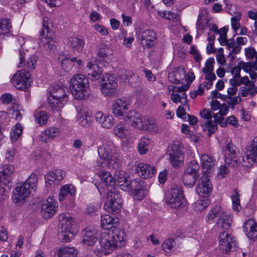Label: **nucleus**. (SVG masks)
<instances>
[{
	"instance_id": "nucleus-40",
	"label": "nucleus",
	"mask_w": 257,
	"mask_h": 257,
	"mask_svg": "<svg viewBox=\"0 0 257 257\" xmlns=\"http://www.w3.org/2000/svg\"><path fill=\"white\" fill-rule=\"evenodd\" d=\"M198 178V176H197V175H191L184 173L182 180L184 185L190 188L193 186Z\"/></svg>"
},
{
	"instance_id": "nucleus-60",
	"label": "nucleus",
	"mask_w": 257,
	"mask_h": 257,
	"mask_svg": "<svg viewBox=\"0 0 257 257\" xmlns=\"http://www.w3.org/2000/svg\"><path fill=\"white\" fill-rule=\"evenodd\" d=\"M116 184L118 186L120 187L121 189L123 190H128L131 188V182L127 180L126 178H125V180H122V182H119V181L117 182Z\"/></svg>"
},
{
	"instance_id": "nucleus-31",
	"label": "nucleus",
	"mask_w": 257,
	"mask_h": 257,
	"mask_svg": "<svg viewBox=\"0 0 257 257\" xmlns=\"http://www.w3.org/2000/svg\"><path fill=\"white\" fill-rule=\"evenodd\" d=\"M67 45L72 48L73 51L80 52L83 48L84 42L81 38L70 37L68 39Z\"/></svg>"
},
{
	"instance_id": "nucleus-6",
	"label": "nucleus",
	"mask_w": 257,
	"mask_h": 257,
	"mask_svg": "<svg viewBox=\"0 0 257 257\" xmlns=\"http://www.w3.org/2000/svg\"><path fill=\"white\" fill-rule=\"evenodd\" d=\"M70 90L75 98L82 99L89 87L88 80L82 74H76L70 80Z\"/></svg>"
},
{
	"instance_id": "nucleus-45",
	"label": "nucleus",
	"mask_w": 257,
	"mask_h": 257,
	"mask_svg": "<svg viewBox=\"0 0 257 257\" xmlns=\"http://www.w3.org/2000/svg\"><path fill=\"white\" fill-rule=\"evenodd\" d=\"M107 201L114 202H118L117 201L119 199L120 203H122V199L120 194L119 192L116 191H111L107 192Z\"/></svg>"
},
{
	"instance_id": "nucleus-28",
	"label": "nucleus",
	"mask_w": 257,
	"mask_h": 257,
	"mask_svg": "<svg viewBox=\"0 0 257 257\" xmlns=\"http://www.w3.org/2000/svg\"><path fill=\"white\" fill-rule=\"evenodd\" d=\"M186 76V71L184 68H178L168 75V80L174 84H179L182 82Z\"/></svg>"
},
{
	"instance_id": "nucleus-14",
	"label": "nucleus",
	"mask_w": 257,
	"mask_h": 257,
	"mask_svg": "<svg viewBox=\"0 0 257 257\" xmlns=\"http://www.w3.org/2000/svg\"><path fill=\"white\" fill-rule=\"evenodd\" d=\"M236 153V148L232 143H229L226 145L225 163L232 168L237 166L238 163H243L240 159H237Z\"/></svg>"
},
{
	"instance_id": "nucleus-11",
	"label": "nucleus",
	"mask_w": 257,
	"mask_h": 257,
	"mask_svg": "<svg viewBox=\"0 0 257 257\" xmlns=\"http://www.w3.org/2000/svg\"><path fill=\"white\" fill-rule=\"evenodd\" d=\"M40 41L44 44V47L49 50H53L55 46L53 39L55 35L52 31H50L48 26V19H44L43 29L40 32Z\"/></svg>"
},
{
	"instance_id": "nucleus-33",
	"label": "nucleus",
	"mask_w": 257,
	"mask_h": 257,
	"mask_svg": "<svg viewBox=\"0 0 257 257\" xmlns=\"http://www.w3.org/2000/svg\"><path fill=\"white\" fill-rule=\"evenodd\" d=\"M115 222V219L108 214H104L101 216V226L104 229L109 230L113 229L114 225L117 222Z\"/></svg>"
},
{
	"instance_id": "nucleus-7",
	"label": "nucleus",
	"mask_w": 257,
	"mask_h": 257,
	"mask_svg": "<svg viewBox=\"0 0 257 257\" xmlns=\"http://www.w3.org/2000/svg\"><path fill=\"white\" fill-rule=\"evenodd\" d=\"M66 90V87L59 85L52 87L50 96L48 98L51 107L58 109L63 106L68 100Z\"/></svg>"
},
{
	"instance_id": "nucleus-54",
	"label": "nucleus",
	"mask_w": 257,
	"mask_h": 257,
	"mask_svg": "<svg viewBox=\"0 0 257 257\" xmlns=\"http://www.w3.org/2000/svg\"><path fill=\"white\" fill-rule=\"evenodd\" d=\"M114 133L115 135L120 138H125L126 137L128 131L123 126L116 127L114 129Z\"/></svg>"
},
{
	"instance_id": "nucleus-46",
	"label": "nucleus",
	"mask_w": 257,
	"mask_h": 257,
	"mask_svg": "<svg viewBox=\"0 0 257 257\" xmlns=\"http://www.w3.org/2000/svg\"><path fill=\"white\" fill-rule=\"evenodd\" d=\"M209 204V200L206 198V197H204L203 199H200L196 202L195 205V210L197 211L201 212L203 211Z\"/></svg>"
},
{
	"instance_id": "nucleus-21",
	"label": "nucleus",
	"mask_w": 257,
	"mask_h": 257,
	"mask_svg": "<svg viewBox=\"0 0 257 257\" xmlns=\"http://www.w3.org/2000/svg\"><path fill=\"white\" fill-rule=\"evenodd\" d=\"M85 233L82 239V242L88 246L94 244L97 240L98 231L94 228H87L84 230Z\"/></svg>"
},
{
	"instance_id": "nucleus-4",
	"label": "nucleus",
	"mask_w": 257,
	"mask_h": 257,
	"mask_svg": "<svg viewBox=\"0 0 257 257\" xmlns=\"http://www.w3.org/2000/svg\"><path fill=\"white\" fill-rule=\"evenodd\" d=\"M99 159L97 161V165L100 167H107L109 169H116L119 161L117 158L116 151L114 144L109 142L103 144L98 149Z\"/></svg>"
},
{
	"instance_id": "nucleus-51",
	"label": "nucleus",
	"mask_w": 257,
	"mask_h": 257,
	"mask_svg": "<svg viewBox=\"0 0 257 257\" xmlns=\"http://www.w3.org/2000/svg\"><path fill=\"white\" fill-rule=\"evenodd\" d=\"M229 167H231L229 166L225 163V165L221 166L219 168V172H218V177L220 178L226 177L230 172Z\"/></svg>"
},
{
	"instance_id": "nucleus-10",
	"label": "nucleus",
	"mask_w": 257,
	"mask_h": 257,
	"mask_svg": "<svg viewBox=\"0 0 257 257\" xmlns=\"http://www.w3.org/2000/svg\"><path fill=\"white\" fill-rule=\"evenodd\" d=\"M170 162L174 168H178L184 164L185 155L180 150L178 144H173L168 151Z\"/></svg>"
},
{
	"instance_id": "nucleus-35",
	"label": "nucleus",
	"mask_w": 257,
	"mask_h": 257,
	"mask_svg": "<svg viewBox=\"0 0 257 257\" xmlns=\"http://www.w3.org/2000/svg\"><path fill=\"white\" fill-rule=\"evenodd\" d=\"M118 202L106 201L104 205V209L108 212L117 213L119 211L121 207L122 203H120V200L117 199Z\"/></svg>"
},
{
	"instance_id": "nucleus-15",
	"label": "nucleus",
	"mask_w": 257,
	"mask_h": 257,
	"mask_svg": "<svg viewBox=\"0 0 257 257\" xmlns=\"http://www.w3.org/2000/svg\"><path fill=\"white\" fill-rule=\"evenodd\" d=\"M130 104V101L126 98L117 99L112 104V113L116 117L121 118L127 113Z\"/></svg>"
},
{
	"instance_id": "nucleus-63",
	"label": "nucleus",
	"mask_w": 257,
	"mask_h": 257,
	"mask_svg": "<svg viewBox=\"0 0 257 257\" xmlns=\"http://www.w3.org/2000/svg\"><path fill=\"white\" fill-rule=\"evenodd\" d=\"M93 28L103 36H106L108 34L107 30L103 26L98 24H95L93 26Z\"/></svg>"
},
{
	"instance_id": "nucleus-3",
	"label": "nucleus",
	"mask_w": 257,
	"mask_h": 257,
	"mask_svg": "<svg viewBox=\"0 0 257 257\" xmlns=\"http://www.w3.org/2000/svg\"><path fill=\"white\" fill-rule=\"evenodd\" d=\"M126 237L123 230L118 228L106 230L102 232L100 237L99 242L102 248L107 253L117 247L120 248Z\"/></svg>"
},
{
	"instance_id": "nucleus-1",
	"label": "nucleus",
	"mask_w": 257,
	"mask_h": 257,
	"mask_svg": "<svg viewBox=\"0 0 257 257\" xmlns=\"http://www.w3.org/2000/svg\"><path fill=\"white\" fill-rule=\"evenodd\" d=\"M216 218L215 227L220 231L219 235V245L222 252L227 253L234 251L237 243L231 234L226 232L230 227L231 220L230 216L220 207L216 205L210 210L207 216V220L211 222Z\"/></svg>"
},
{
	"instance_id": "nucleus-13",
	"label": "nucleus",
	"mask_w": 257,
	"mask_h": 257,
	"mask_svg": "<svg viewBox=\"0 0 257 257\" xmlns=\"http://www.w3.org/2000/svg\"><path fill=\"white\" fill-rule=\"evenodd\" d=\"M23 182L19 184L13 191V199L14 202L20 205L23 204L26 198L29 196L31 193V189L29 186H26Z\"/></svg>"
},
{
	"instance_id": "nucleus-19",
	"label": "nucleus",
	"mask_w": 257,
	"mask_h": 257,
	"mask_svg": "<svg viewBox=\"0 0 257 257\" xmlns=\"http://www.w3.org/2000/svg\"><path fill=\"white\" fill-rule=\"evenodd\" d=\"M136 171L139 176L144 179L152 177L156 172L153 166L139 163L136 166Z\"/></svg>"
},
{
	"instance_id": "nucleus-22",
	"label": "nucleus",
	"mask_w": 257,
	"mask_h": 257,
	"mask_svg": "<svg viewBox=\"0 0 257 257\" xmlns=\"http://www.w3.org/2000/svg\"><path fill=\"white\" fill-rule=\"evenodd\" d=\"M50 201L46 200L41 205V214L45 219L51 217L56 212V205L52 199L50 198Z\"/></svg>"
},
{
	"instance_id": "nucleus-27",
	"label": "nucleus",
	"mask_w": 257,
	"mask_h": 257,
	"mask_svg": "<svg viewBox=\"0 0 257 257\" xmlns=\"http://www.w3.org/2000/svg\"><path fill=\"white\" fill-rule=\"evenodd\" d=\"M243 229L248 238L257 237V223L253 219H248L244 223Z\"/></svg>"
},
{
	"instance_id": "nucleus-9",
	"label": "nucleus",
	"mask_w": 257,
	"mask_h": 257,
	"mask_svg": "<svg viewBox=\"0 0 257 257\" xmlns=\"http://www.w3.org/2000/svg\"><path fill=\"white\" fill-rule=\"evenodd\" d=\"M117 86V79L113 75L107 73L103 75L100 81V90L105 96L114 94Z\"/></svg>"
},
{
	"instance_id": "nucleus-56",
	"label": "nucleus",
	"mask_w": 257,
	"mask_h": 257,
	"mask_svg": "<svg viewBox=\"0 0 257 257\" xmlns=\"http://www.w3.org/2000/svg\"><path fill=\"white\" fill-rule=\"evenodd\" d=\"M99 208V206L96 203L89 204L86 209V213L89 215H95V212Z\"/></svg>"
},
{
	"instance_id": "nucleus-55",
	"label": "nucleus",
	"mask_w": 257,
	"mask_h": 257,
	"mask_svg": "<svg viewBox=\"0 0 257 257\" xmlns=\"http://www.w3.org/2000/svg\"><path fill=\"white\" fill-rule=\"evenodd\" d=\"M114 177L116 180V183L118 181L122 182V180H125L126 174L123 170H117L115 171Z\"/></svg>"
},
{
	"instance_id": "nucleus-36",
	"label": "nucleus",
	"mask_w": 257,
	"mask_h": 257,
	"mask_svg": "<svg viewBox=\"0 0 257 257\" xmlns=\"http://www.w3.org/2000/svg\"><path fill=\"white\" fill-rule=\"evenodd\" d=\"M254 87L253 83H250L248 85H243L239 88L238 91V95L239 97H246L248 94L251 96H253L254 92L252 90Z\"/></svg>"
},
{
	"instance_id": "nucleus-26",
	"label": "nucleus",
	"mask_w": 257,
	"mask_h": 257,
	"mask_svg": "<svg viewBox=\"0 0 257 257\" xmlns=\"http://www.w3.org/2000/svg\"><path fill=\"white\" fill-rule=\"evenodd\" d=\"M86 67V73L89 79L92 80H95L100 78L102 74V69L96 64L89 62Z\"/></svg>"
},
{
	"instance_id": "nucleus-57",
	"label": "nucleus",
	"mask_w": 257,
	"mask_h": 257,
	"mask_svg": "<svg viewBox=\"0 0 257 257\" xmlns=\"http://www.w3.org/2000/svg\"><path fill=\"white\" fill-rule=\"evenodd\" d=\"M175 244L174 240L172 238L166 239L162 244V248L164 250H171Z\"/></svg>"
},
{
	"instance_id": "nucleus-32",
	"label": "nucleus",
	"mask_w": 257,
	"mask_h": 257,
	"mask_svg": "<svg viewBox=\"0 0 257 257\" xmlns=\"http://www.w3.org/2000/svg\"><path fill=\"white\" fill-rule=\"evenodd\" d=\"M75 190L71 185H64L61 187L59 194V200L62 201L65 198H70L74 196Z\"/></svg>"
},
{
	"instance_id": "nucleus-47",
	"label": "nucleus",
	"mask_w": 257,
	"mask_h": 257,
	"mask_svg": "<svg viewBox=\"0 0 257 257\" xmlns=\"http://www.w3.org/2000/svg\"><path fill=\"white\" fill-rule=\"evenodd\" d=\"M231 198L232 202L233 209L235 211L239 210V207L240 206V199L239 194L237 189H233V194L231 196Z\"/></svg>"
},
{
	"instance_id": "nucleus-59",
	"label": "nucleus",
	"mask_w": 257,
	"mask_h": 257,
	"mask_svg": "<svg viewBox=\"0 0 257 257\" xmlns=\"http://www.w3.org/2000/svg\"><path fill=\"white\" fill-rule=\"evenodd\" d=\"M1 100L3 103L9 104L11 102L16 103V99L13 98L12 95L10 93H5L3 94L1 97Z\"/></svg>"
},
{
	"instance_id": "nucleus-52",
	"label": "nucleus",
	"mask_w": 257,
	"mask_h": 257,
	"mask_svg": "<svg viewBox=\"0 0 257 257\" xmlns=\"http://www.w3.org/2000/svg\"><path fill=\"white\" fill-rule=\"evenodd\" d=\"M77 60L76 57H73L71 59L70 58H66L62 60L61 62V66L63 69L65 70L66 71H69L70 68L67 67H65V64H69L70 65V67H72L74 65L73 63L76 62Z\"/></svg>"
},
{
	"instance_id": "nucleus-30",
	"label": "nucleus",
	"mask_w": 257,
	"mask_h": 257,
	"mask_svg": "<svg viewBox=\"0 0 257 257\" xmlns=\"http://www.w3.org/2000/svg\"><path fill=\"white\" fill-rule=\"evenodd\" d=\"M98 174L101 178V180L103 182L104 185L107 187H110L112 188H114V187L116 186V180L114 177L108 171L100 170L99 171Z\"/></svg>"
},
{
	"instance_id": "nucleus-20",
	"label": "nucleus",
	"mask_w": 257,
	"mask_h": 257,
	"mask_svg": "<svg viewBox=\"0 0 257 257\" xmlns=\"http://www.w3.org/2000/svg\"><path fill=\"white\" fill-rule=\"evenodd\" d=\"M140 39L142 45L146 48L153 46L156 41V33L152 30H146L141 33Z\"/></svg>"
},
{
	"instance_id": "nucleus-24",
	"label": "nucleus",
	"mask_w": 257,
	"mask_h": 257,
	"mask_svg": "<svg viewBox=\"0 0 257 257\" xmlns=\"http://www.w3.org/2000/svg\"><path fill=\"white\" fill-rule=\"evenodd\" d=\"M61 131L58 127H48L42 132L40 135V140L45 143H47L52 140H54V138L58 137Z\"/></svg>"
},
{
	"instance_id": "nucleus-23",
	"label": "nucleus",
	"mask_w": 257,
	"mask_h": 257,
	"mask_svg": "<svg viewBox=\"0 0 257 257\" xmlns=\"http://www.w3.org/2000/svg\"><path fill=\"white\" fill-rule=\"evenodd\" d=\"M65 176V172L61 169H56L49 172L45 176L46 183L51 185L62 180Z\"/></svg>"
},
{
	"instance_id": "nucleus-37",
	"label": "nucleus",
	"mask_w": 257,
	"mask_h": 257,
	"mask_svg": "<svg viewBox=\"0 0 257 257\" xmlns=\"http://www.w3.org/2000/svg\"><path fill=\"white\" fill-rule=\"evenodd\" d=\"M77 251L73 247H65L58 251V257H76Z\"/></svg>"
},
{
	"instance_id": "nucleus-17",
	"label": "nucleus",
	"mask_w": 257,
	"mask_h": 257,
	"mask_svg": "<svg viewBox=\"0 0 257 257\" xmlns=\"http://www.w3.org/2000/svg\"><path fill=\"white\" fill-rule=\"evenodd\" d=\"M76 225L73 218L69 214H62L59 216L58 230L63 231L76 232Z\"/></svg>"
},
{
	"instance_id": "nucleus-39",
	"label": "nucleus",
	"mask_w": 257,
	"mask_h": 257,
	"mask_svg": "<svg viewBox=\"0 0 257 257\" xmlns=\"http://www.w3.org/2000/svg\"><path fill=\"white\" fill-rule=\"evenodd\" d=\"M78 117L80 120L79 124L84 127L89 125L91 122V118L89 116V113L80 110L78 112Z\"/></svg>"
},
{
	"instance_id": "nucleus-38",
	"label": "nucleus",
	"mask_w": 257,
	"mask_h": 257,
	"mask_svg": "<svg viewBox=\"0 0 257 257\" xmlns=\"http://www.w3.org/2000/svg\"><path fill=\"white\" fill-rule=\"evenodd\" d=\"M199 168L200 166L197 162L192 161L187 164L184 173L191 175H197V176H199L198 171Z\"/></svg>"
},
{
	"instance_id": "nucleus-12",
	"label": "nucleus",
	"mask_w": 257,
	"mask_h": 257,
	"mask_svg": "<svg viewBox=\"0 0 257 257\" xmlns=\"http://www.w3.org/2000/svg\"><path fill=\"white\" fill-rule=\"evenodd\" d=\"M243 166L252 165L257 163V137L251 141L250 145L247 147L245 155L241 158Z\"/></svg>"
},
{
	"instance_id": "nucleus-16",
	"label": "nucleus",
	"mask_w": 257,
	"mask_h": 257,
	"mask_svg": "<svg viewBox=\"0 0 257 257\" xmlns=\"http://www.w3.org/2000/svg\"><path fill=\"white\" fill-rule=\"evenodd\" d=\"M212 184L208 178V175L203 174L198 181V184L196 188L197 193L201 197H207L211 192Z\"/></svg>"
},
{
	"instance_id": "nucleus-44",
	"label": "nucleus",
	"mask_w": 257,
	"mask_h": 257,
	"mask_svg": "<svg viewBox=\"0 0 257 257\" xmlns=\"http://www.w3.org/2000/svg\"><path fill=\"white\" fill-rule=\"evenodd\" d=\"M23 128L20 123H17L14 129L11 133V139L12 142H15L21 136Z\"/></svg>"
},
{
	"instance_id": "nucleus-29",
	"label": "nucleus",
	"mask_w": 257,
	"mask_h": 257,
	"mask_svg": "<svg viewBox=\"0 0 257 257\" xmlns=\"http://www.w3.org/2000/svg\"><path fill=\"white\" fill-rule=\"evenodd\" d=\"M95 119L102 127L106 128H110L114 124L113 118L111 115L103 114L98 112L95 114Z\"/></svg>"
},
{
	"instance_id": "nucleus-58",
	"label": "nucleus",
	"mask_w": 257,
	"mask_h": 257,
	"mask_svg": "<svg viewBox=\"0 0 257 257\" xmlns=\"http://www.w3.org/2000/svg\"><path fill=\"white\" fill-rule=\"evenodd\" d=\"M225 97L228 99H229V101H227L229 105L232 106V108H233L235 105L241 102V98L239 95L236 96L234 97H231V96H225Z\"/></svg>"
},
{
	"instance_id": "nucleus-49",
	"label": "nucleus",
	"mask_w": 257,
	"mask_h": 257,
	"mask_svg": "<svg viewBox=\"0 0 257 257\" xmlns=\"http://www.w3.org/2000/svg\"><path fill=\"white\" fill-rule=\"evenodd\" d=\"M48 118L47 113L44 111H41L35 114L36 122L40 125L45 124Z\"/></svg>"
},
{
	"instance_id": "nucleus-64",
	"label": "nucleus",
	"mask_w": 257,
	"mask_h": 257,
	"mask_svg": "<svg viewBox=\"0 0 257 257\" xmlns=\"http://www.w3.org/2000/svg\"><path fill=\"white\" fill-rule=\"evenodd\" d=\"M219 109V111L217 113L218 116L223 117L227 114L228 111V107L226 104L223 103L220 105V107Z\"/></svg>"
},
{
	"instance_id": "nucleus-25",
	"label": "nucleus",
	"mask_w": 257,
	"mask_h": 257,
	"mask_svg": "<svg viewBox=\"0 0 257 257\" xmlns=\"http://www.w3.org/2000/svg\"><path fill=\"white\" fill-rule=\"evenodd\" d=\"M201 162V167L203 170V174L210 173L212 168L215 165V160H214L213 157L206 154H203L200 157Z\"/></svg>"
},
{
	"instance_id": "nucleus-62",
	"label": "nucleus",
	"mask_w": 257,
	"mask_h": 257,
	"mask_svg": "<svg viewBox=\"0 0 257 257\" xmlns=\"http://www.w3.org/2000/svg\"><path fill=\"white\" fill-rule=\"evenodd\" d=\"M245 56L248 58H254L257 55V53L252 47H249L245 49Z\"/></svg>"
},
{
	"instance_id": "nucleus-34",
	"label": "nucleus",
	"mask_w": 257,
	"mask_h": 257,
	"mask_svg": "<svg viewBox=\"0 0 257 257\" xmlns=\"http://www.w3.org/2000/svg\"><path fill=\"white\" fill-rule=\"evenodd\" d=\"M111 53L112 50L110 47L104 43H101L98 49L97 56L100 60H104Z\"/></svg>"
},
{
	"instance_id": "nucleus-2",
	"label": "nucleus",
	"mask_w": 257,
	"mask_h": 257,
	"mask_svg": "<svg viewBox=\"0 0 257 257\" xmlns=\"http://www.w3.org/2000/svg\"><path fill=\"white\" fill-rule=\"evenodd\" d=\"M26 53L23 50L19 51V60L18 67H24L25 69L18 71L12 79L14 85L17 89L25 90L30 86L32 82L30 74L35 69L37 57L35 55L31 56L26 61Z\"/></svg>"
},
{
	"instance_id": "nucleus-42",
	"label": "nucleus",
	"mask_w": 257,
	"mask_h": 257,
	"mask_svg": "<svg viewBox=\"0 0 257 257\" xmlns=\"http://www.w3.org/2000/svg\"><path fill=\"white\" fill-rule=\"evenodd\" d=\"M76 232L73 231H63L61 232L58 230V236L62 242H69L74 237V234Z\"/></svg>"
},
{
	"instance_id": "nucleus-41",
	"label": "nucleus",
	"mask_w": 257,
	"mask_h": 257,
	"mask_svg": "<svg viewBox=\"0 0 257 257\" xmlns=\"http://www.w3.org/2000/svg\"><path fill=\"white\" fill-rule=\"evenodd\" d=\"M11 28L10 20L8 19H3L0 22V35L7 34Z\"/></svg>"
},
{
	"instance_id": "nucleus-18",
	"label": "nucleus",
	"mask_w": 257,
	"mask_h": 257,
	"mask_svg": "<svg viewBox=\"0 0 257 257\" xmlns=\"http://www.w3.org/2000/svg\"><path fill=\"white\" fill-rule=\"evenodd\" d=\"M200 115L202 118L205 119V128L208 131V136L210 137L217 130V125L215 122L212 120V113L210 110L204 108L200 111Z\"/></svg>"
},
{
	"instance_id": "nucleus-61",
	"label": "nucleus",
	"mask_w": 257,
	"mask_h": 257,
	"mask_svg": "<svg viewBox=\"0 0 257 257\" xmlns=\"http://www.w3.org/2000/svg\"><path fill=\"white\" fill-rule=\"evenodd\" d=\"M240 19V16H237L233 17L231 18V26L235 32H236L239 27V21Z\"/></svg>"
},
{
	"instance_id": "nucleus-48",
	"label": "nucleus",
	"mask_w": 257,
	"mask_h": 257,
	"mask_svg": "<svg viewBox=\"0 0 257 257\" xmlns=\"http://www.w3.org/2000/svg\"><path fill=\"white\" fill-rule=\"evenodd\" d=\"M14 171V167L11 164H3L0 165V176L11 174Z\"/></svg>"
},
{
	"instance_id": "nucleus-8",
	"label": "nucleus",
	"mask_w": 257,
	"mask_h": 257,
	"mask_svg": "<svg viewBox=\"0 0 257 257\" xmlns=\"http://www.w3.org/2000/svg\"><path fill=\"white\" fill-rule=\"evenodd\" d=\"M165 202L172 208L181 209L186 205L187 202L179 187L172 188L168 191L165 197Z\"/></svg>"
},
{
	"instance_id": "nucleus-43",
	"label": "nucleus",
	"mask_w": 257,
	"mask_h": 257,
	"mask_svg": "<svg viewBox=\"0 0 257 257\" xmlns=\"http://www.w3.org/2000/svg\"><path fill=\"white\" fill-rule=\"evenodd\" d=\"M38 182L37 176L34 174L32 173L29 177L23 183L25 184H27V186H29V188L32 190L35 191L36 188L37 184Z\"/></svg>"
},
{
	"instance_id": "nucleus-53",
	"label": "nucleus",
	"mask_w": 257,
	"mask_h": 257,
	"mask_svg": "<svg viewBox=\"0 0 257 257\" xmlns=\"http://www.w3.org/2000/svg\"><path fill=\"white\" fill-rule=\"evenodd\" d=\"M215 63L214 59L213 58H210L207 60L205 66L202 69V72L204 73H208L213 71V64Z\"/></svg>"
},
{
	"instance_id": "nucleus-5",
	"label": "nucleus",
	"mask_w": 257,
	"mask_h": 257,
	"mask_svg": "<svg viewBox=\"0 0 257 257\" xmlns=\"http://www.w3.org/2000/svg\"><path fill=\"white\" fill-rule=\"evenodd\" d=\"M124 120L128 124L140 130H146L153 134L159 131L155 120L145 116H141L136 111H130L125 115Z\"/></svg>"
},
{
	"instance_id": "nucleus-50",
	"label": "nucleus",
	"mask_w": 257,
	"mask_h": 257,
	"mask_svg": "<svg viewBox=\"0 0 257 257\" xmlns=\"http://www.w3.org/2000/svg\"><path fill=\"white\" fill-rule=\"evenodd\" d=\"M147 192L146 188H137L134 191L133 197L135 200H141L145 197Z\"/></svg>"
}]
</instances>
